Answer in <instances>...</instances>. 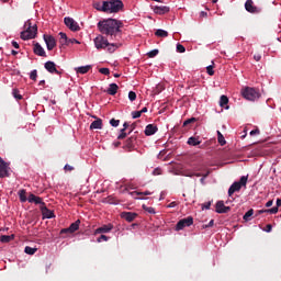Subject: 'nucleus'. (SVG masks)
Segmentation results:
<instances>
[{
  "mask_svg": "<svg viewBox=\"0 0 281 281\" xmlns=\"http://www.w3.org/2000/svg\"><path fill=\"white\" fill-rule=\"evenodd\" d=\"M121 27H123L122 22L115 19H108L98 23L99 32L105 36H109L110 41H120L122 37V30H120Z\"/></svg>",
  "mask_w": 281,
  "mask_h": 281,
  "instance_id": "nucleus-1",
  "label": "nucleus"
},
{
  "mask_svg": "<svg viewBox=\"0 0 281 281\" xmlns=\"http://www.w3.org/2000/svg\"><path fill=\"white\" fill-rule=\"evenodd\" d=\"M105 12L108 14H116L120 10H124V2L122 0H108L105 1Z\"/></svg>",
  "mask_w": 281,
  "mask_h": 281,
  "instance_id": "nucleus-2",
  "label": "nucleus"
},
{
  "mask_svg": "<svg viewBox=\"0 0 281 281\" xmlns=\"http://www.w3.org/2000/svg\"><path fill=\"white\" fill-rule=\"evenodd\" d=\"M241 95L245 98V100L254 102L260 98V92L255 88L246 87L241 90Z\"/></svg>",
  "mask_w": 281,
  "mask_h": 281,
  "instance_id": "nucleus-3",
  "label": "nucleus"
},
{
  "mask_svg": "<svg viewBox=\"0 0 281 281\" xmlns=\"http://www.w3.org/2000/svg\"><path fill=\"white\" fill-rule=\"evenodd\" d=\"M38 33V26L33 25L30 27H26V30L22 31L20 34V37L22 41H30L32 38H36V34Z\"/></svg>",
  "mask_w": 281,
  "mask_h": 281,
  "instance_id": "nucleus-4",
  "label": "nucleus"
},
{
  "mask_svg": "<svg viewBox=\"0 0 281 281\" xmlns=\"http://www.w3.org/2000/svg\"><path fill=\"white\" fill-rule=\"evenodd\" d=\"M247 186V177L243 176L238 182H234L228 189V196H232L234 192H240V188Z\"/></svg>",
  "mask_w": 281,
  "mask_h": 281,
  "instance_id": "nucleus-5",
  "label": "nucleus"
},
{
  "mask_svg": "<svg viewBox=\"0 0 281 281\" xmlns=\"http://www.w3.org/2000/svg\"><path fill=\"white\" fill-rule=\"evenodd\" d=\"M194 224V218L192 216H188L186 218L180 220L176 225V232H181L184 227H190Z\"/></svg>",
  "mask_w": 281,
  "mask_h": 281,
  "instance_id": "nucleus-6",
  "label": "nucleus"
},
{
  "mask_svg": "<svg viewBox=\"0 0 281 281\" xmlns=\"http://www.w3.org/2000/svg\"><path fill=\"white\" fill-rule=\"evenodd\" d=\"M9 170H10V164L0 157V179H5V177H10Z\"/></svg>",
  "mask_w": 281,
  "mask_h": 281,
  "instance_id": "nucleus-7",
  "label": "nucleus"
},
{
  "mask_svg": "<svg viewBox=\"0 0 281 281\" xmlns=\"http://www.w3.org/2000/svg\"><path fill=\"white\" fill-rule=\"evenodd\" d=\"M64 23L66 27L70 29L71 32H80V25L72 18L70 16L65 18Z\"/></svg>",
  "mask_w": 281,
  "mask_h": 281,
  "instance_id": "nucleus-8",
  "label": "nucleus"
},
{
  "mask_svg": "<svg viewBox=\"0 0 281 281\" xmlns=\"http://www.w3.org/2000/svg\"><path fill=\"white\" fill-rule=\"evenodd\" d=\"M106 45H109V40L103 35H98L94 38V47H97V49H106Z\"/></svg>",
  "mask_w": 281,
  "mask_h": 281,
  "instance_id": "nucleus-9",
  "label": "nucleus"
},
{
  "mask_svg": "<svg viewBox=\"0 0 281 281\" xmlns=\"http://www.w3.org/2000/svg\"><path fill=\"white\" fill-rule=\"evenodd\" d=\"M135 144H137V135H132L130 138L125 140L123 148H125V150H128V153H131V150L135 148Z\"/></svg>",
  "mask_w": 281,
  "mask_h": 281,
  "instance_id": "nucleus-10",
  "label": "nucleus"
},
{
  "mask_svg": "<svg viewBox=\"0 0 281 281\" xmlns=\"http://www.w3.org/2000/svg\"><path fill=\"white\" fill-rule=\"evenodd\" d=\"M80 229V220H77L68 228H64L60 231V234H74L75 232H78Z\"/></svg>",
  "mask_w": 281,
  "mask_h": 281,
  "instance_id": "nucleus-11",
  "label": "nucleus"
},
{
  "mask_svg": "<svg viewBox=\"0 0 281 281\" xmlns=\"http://www.w3.org/2000/svg\"><path fill=\"white\" fill-rule=\"evenodd\" d=\"M44 42L47 46L48 52H52L56 47V38L52 35L44 34Z\"/></svg>",
  "mask_w": 281,
  "mask_h": 281,
  "instance_id": "nucleus-12",
  "label": "nucleus"
},
{
  "mask_svg": "<svg viewBox=\"0 0 281 281\" xmlns=\"http://www.w3.org/2000/svg\"><path fill=\"white\" fill-rule=\"evenodd\" d=\"M231 210L232 207L225 206V202L223 201H217V203L215 204V211L217 214H227V212H229Z\"/></svg>",
  "mask_w": 281,
  "mask_h": 281,
  "instance_id": "nucleus-13",
  "label": "nucleus"
},
{
  "mask_svg": "<svg viewBox=\"0 0 281 281\" xmlns=\"http://www.w3.org/2000/svg\"><path fill=\"white\" fill-rule=\"evenodd\" d=\"M40 210H41V212H42V216H43L44 220H45V218H55V216H56V215L54 214V211L47 209V205H45V204H42V205L40 206Z\"/></svg>",
  "mask_w": 281,
  "mask_h": 281,
  "instance_id": "nucleus-14",
  "label": "nucleus"
},
{
  "mask_svg": "<svg viewBox=\"0 0 281 281\" xmlns=\"http://www.w3.org/2000/svg\"><path fill=\"white\" fill-rule=\"evenodd\" d=\"M44 67L48 74H56L57 76H60V71L56 68V63L54 61H46L44 64Z\"/></svg>",
  "mask_w": 281,
  "mask_h": 281,
  "instance_id": "nucleus-15",
  "label": "nucleus"
},
{
  "mask_svg": "<svg viewBox=\"0 0 281 281\" xmlns=\"http://www.w3.org/2000/svg\"><path fill=\"white\" fill-rule=\"evenodd\" d=\"M245 9L247 12H250V14H257L258 7L254 5V0H247L245 2Z\"/></svg>",
  "mask_w": 281,
  "mask_h": 281,
  "instance_id": "nucleus-16",
  "label": "nucleus"
},
{
  "mask_svg": "<svg viewBox=\"0 0 281 281\" xmlns=\"http://www.w3.org/2000/svg\"><path fill=\"white\" fill-rule=\"evenodd\" d=\"M121 218H124L125 221H127V223H133V221H135L137 218V213L122 212Z\"/></svg>",
  "mask_w": 281,
  "mask_h": 281,
  "instance_id": "nucleus-17",
  "label": "nucleus"
},
{
  "mask_svg": "<svg viewBox=\"0 0 281 281\" xmlns=\"http://www.w3.org/2000/svg\"><path fill=\"white\" fill-rule=\"evenodd\" d=\"M157 131H159V127H157V125L155 124H148L146 127H145V135L147 137H150V135H155V133H157Z\"/></svg>",
  "mask_w": 281,
  "mask_h": 281,
  "instance_id": "nucleus-18",
  "label": "nucleus"
},
{
  "mask_svg": "<svg viewBox=\"0 0 281 281\" xmlns=\"http://www.w3.org/2000/svg\"><path fill=\"white\" fill-rule=\"evenodd\" d=\"M154 12H155V14H168V12H170V7L155 5Z\"/></svg>",
  "mask_w": 281,
  "mask_h": 281,
  "instance_id": "nucleus-19",
  "label": "nucleus"
},
{
  "mask_svg": "<svg viewBox=\"0 0 281 281\" xmlns=\"http://www.w3.org/2000/svg\"><path fill=\"white\" fill-rule=\"evenodd\" d=\"M34 54H36V56H42V57H46L47 54L45 53V48H43V46H41V44L36 43L34 44V48H33Z\"/></svg>",
  "mask_w": 281,
  "mask_h": 281,
  "instance_id": "nucleus-20",
  "label": "nucleus"
},
{
  "mask_svg": "<svg viewBox=\"0 0 281 281\" xmlns=\"http://www.w3.org/2000/svg\"><path fill=\"white\" fill-rule=\"evenodd\" d=\"M113 229L112 224L103 225L94 231V234H109Z\"/></svg>",
  "mask_w": 281,
  "mask_h": 281,
  "instance_id": "nucleus-21",
  "label": "nucleus"
},
{
  "mask_svg": "<svg viewBox=\"0 0 281 281\" xmlns=\"http://www.w3.org/2000/svg\"><path fill=\"white\" fill-rule=\"evenodd\" d=\"M120 89V86L117 83H110V87L105 91L109 95H115Z\"/></svg>",
  "mask_w": 281,
  "mask_h": 281,
  "instance_id": "nucleus-22",
  "label": "nucleus"
},
{
  "mask_svg": "<svg viewBox=\"0 0 281 281\" xmlns=\"http://www.w3.org/2000/svg\"><path fill=\"white\" fill-rule=\"evenodd\" d=\"M93 9L98 10L99 12H106V1L103 2H94Z\"/></svg>",
  "mask_w": 281,
  "mask_h": 281,
  "instance_id": "nucleus-23",
  "label": "nucleus"
},
{
  "mask_svg": "<svg viewBox=\"0 0 281 281\" xmlns=\"http://www.w3.org/2000/svg\"><path fill=\"white\" fill-rule=\"evenodd\" d=\"M120 47H122V44L120 43H109L106 45L108 52L110 54H113L116 49H120Z\"/></svg>",
  "mask_w": 281,
  "mask_h": 281,
  "instance_id": "nucleus-24",
  "label": "nucleus"
},
{
  "mask_svg": "<svg viewBox=\"0 0 281 281\" xmlns=\"http://www.w3.org/2000/svg\"><path fill=\"white\" fill-rule=\"evenodd\" d=\"M101 128H102V119H97L90 124V131H95Z\"/></svg>",
  "mask_w": 281,
  "mask_h": 281,
  "instance_id": "nucleus-25",
  "label": "nucleus"
},
{
  "mask_svg": "<svg viewBox=\"0 0 281 281\" xmlns=\"http://www.w3.org/2000/svg\"><path fill=\"white\" fill-rule=\"evenodd\" d=\"M59 36H60L59 38L60 45H69V38L67 37L66 33L60 32Z\"/></svg>",
  "mask_w": 281,
  "mask_h": 281,
  "instance_id": "nucleus-26",
  "label": "nucleus"
},
{
  "mask_svg": "<svg viewBox=\"0 0 281 281\" xmlns=\"http://www.w3.org/2000/svg\"><path fill=\"white\" fill-rule=\"evenodd\" d=\"M104 203H109L110 205H117V203H120V200H117L113 195H110V196L105 198Z\"/></svg>",
  "mask_w": 281,
  "mask_h": 281,
  "instance_id": "nucleus-27",
  "label": "nucleus"
},
{
  "mask_svg": "<svg viewBox=\"0 0 281 281\" xmlns=\"http://www.w3.org/2000/svg\"><path fill=\"white\" fill-rule=\"evenodd\" d=\"M278 214V206H273L272 209H267V210H259L258 214Z\"/></svg>",
  "mask_w": 281,
  "mask_h": 281,
  "instance_id": "nucleus-28",
  "label": "nucleus"
},
{
  "mask_svg": "<svg viewBox=\"0 0 281 281\" xmlns=\"http://www.w3.org/2000/svg\"><path fill=\"white\" fill-rule=\"evenodd\" d=\"M131 196H134V199H137V196H149L150 191H145V192H137V191H134V192H130Z\"/></svg>",
  "mask_w": 281,
  "mask_h": 281,
  "instance_id": "nucleus-29",
  "label": "nucleus"
},
{
  "mask_svg": "<svg viewBox=\"0 0 281 281\" xmlns=\"http://www.w3.org/2000/svg\"><path fill=\"white\" fill-rule=\"evenodd\" d=\"M187 144H189V146H199L201 144V140H199V138L191 136L189 137Z\"/></svg>",
  "mask_w": 281,
  "mask_h": 281,
  "instance_id": "nucleus-30",
  "label": "nucleus"
},
{
  "mask_svg": "<svg viewBox=\"0 0 281 281\" xmlns=\"http://www.w3.org/2000/svg\"><path fill=\"white\" fill-rule=\"evenodd\" d=\"M155 36H158L159 38H167L168 36V31H164L161 29H158L156 32H155Z\"/></svg>",
  "mask_w": 281,
  "mask_h": 281,
  "instance_id": "nucleus-31",
  "label": "nucleus"
},
{
  "mask_svg": "<svg viewBox=\"0 0 281 281\" xmlns=\"http://www.w3.org/2000/svg\"><path fill=\"white\" fill-rule=\"evenodd\" d=\"M11 240H14V235L0 236V243H10Z\"/></svg>",
  "mask_w": 281,
  "mask_h": 281,
  "instance_id": "nucleus-32",
  "label": "nucleus"
},
{
  "mask_svg": "<svg viewBox=\"0 0 281 281\" xmlns=\"http://www.w3.org/2000/svg\"><path fill=\"white\" fill-rule=\"evenodd\" d=\"M217 142L221 146H225L227 142L225 140V136L221 133V131H217Z\"/></svg>",
  "mask_w": 281,
  "mask_h": 281,
  "instance_id": "nucleus-33",
  "label": "nucleus"
},
{
  "mask_svg": "<svg viewBox=\"0 0 281 281\" xmlns=\"http://www.w3.org/2000/svg\"><path fill=\"white\" fill-rule=\"evenodd\" d=\"M251 216H254V209H250L248 212H246L243 216V220L248 223V221H251Z\"/></svg>",
  "mask_w": 281,
  "mask_h": 281,
  "instance_id": "nucleus-34",
  "label": "nucleus"
},
{
  "mask_svg": "<svg viewBox=\"0 0 281 281\" xmlns=\"http://www.w3.org/2000/svg\"><path fill=\"white\" fill-rule=\"evenodd\" d=\"M36 251H38L37 248H32L30 246H26L24 248V252H26L29 256H34L36 254Z\"/></svg>",
  "mask_w": 281,
  "mask_h": 281,
  "instance_id": "nucleus-35",
  "label": "nucleus"
},
{
  "mask_svg": "<svg viewBox=\"0 0 281 281\" xmlns=\"http://www.w3.org/2000/svg\"><path fill=\"white\" fill-rule=\"evenodd\" d=\"M25 189H22L19 191V196H20V201L21 203H25L27 201V195H25Z\"/></svg>",
  "mask_w": 281,
  "mask_h": 281,
  "instance_id": "nucleus-36",
  "label": "nucleus"
},
{
  "mask_svg": "<svg viewBox=\"0 0 281 281\" xmlns=\"http://www.w3.org/2000/svg\"><path fill=\"white\" fill-rule=\"evenodd\" d=\"M226 104H229V99L227 95L223 94L220 99V106H226Z\"/></svg>",
  "mask_w": 281,
  "mask_h": 281,
  "instance_id": "nucleus-37",
  "label": "nucleus"
},
{
  "mask_svg": "<svg viewBox=\"0 0 281 281\" xmlns=\"http://www.w3.org/2000/svg\"><path fill=\"white\" fill-rule=\"evenodd\" d=\"M89 69H91V66H81L77 69V74H89Z\"/></svg>",
  "mask_w": 281,
  "mask_h": 281,
  "instance_id": "nucleus-38",
  "label": "nucleus"
},
{
  "mask_svg": "<svg viewBox=\"0 0 281 281\" xmlns=\"http://www.w3.org/2000/svg\"><path fill=\"white\" fill-rule=\"evenodd\" d=\"M143 210L145 211V212H148V214H155L156 212H155V207H153V206H147L146 204H143Z\"/></svg>",
  "mask_w": 281,
  "mask_h": 281,
  "instance_id": "nucleus-39",
  "label": "nucleus"
},
{
  "mask_svg": "<svg viewBox=\"0 0 281 281\" xmlns=\"http://www.w3.org/2000/svg\"><path fill=\"white\" fill-rule=\"evenodd\" d=\"M36 78H38V71L36 69L32 70L30 74V79L36 82Z\"/></svg>",
  "mask_w": 281,
  "mask_h": 281,
  "instance_id": "nucleus-40",
  "label": "nucleus"
},
{
  "mask_svg": "<svg viewBox=\"0 0 281 281\" xmlns=\"http://www.w3.org/2000/svg\"><path fill=\"white\" fill-rule=\"evenodd\" d=\"M128 100L131 102H135V100H137V93H135L134 91H130L128 92Z\"/></svg>",
  "mask_w": 281,
  "mask_h": 281,
  "instance_id": "nucleus-41",
  "label": "nucleus"
},
{
  "mask_svg": "<svg viewBox=\"0 0 281 281\" xmlns=\"http://www.w3.org/2000/svg\"><path fill=\"white\" fill-rule=\"evenodd\" d=\"M33 203H35V205H40V207L45 204V202H43V198L41 196H35V200L33 201Z\"/></svg>",
  "mask_w": 281,
  "mask_h": 281,
  "instance_id": "nucleus-42",
  "label": "nucleus"
},
{
  "mask_svg": "<svg viewBox=\"0 0 281 281\" xmlns=\"http://www.w3.org/2000/svg\"><path fill=\"white\" fill-rule=\"evenodd\" d=\"M159 54V49H153L149 53H147L148 58H155Z\"/></svg>",
  "mask_w": 281,
  "mask_h": 281,
  "instance_id": "nucleus-43",
  "label": "nucleus"
},
{
  "mask_svg": "<svg viewBox=\"0 0 281 281\" xmlns=\"http://www.w3.org/2000/svg\"><path fill=\"white\" fill-rule=\"evenodd\" d=\"M194 122H196L195 117L188 119L183 122V126H190V124H194Z\"/></svg>",
  "mask_w": 281,
  "mask_h": 281,
  "instance_id": "nucleus-44",
  "label": "nucleus"
},
{
  "mask_svg": "<svg viewBox=\"0 0 281 281\" xmlns=\"http://www.w3.org/2000/svg\"><path fill=\"white\" fill-rule=\"evenodd\" d=\"M110 124H111V126H113L114 128H117V126H120V120L111 119V120H110Z\"/></svg>",
  "mask_w": 281,
  "mask_h": 281,
  "instance_id": "nucleus-45",
  "label": "nucleus"
},
{
  "mask_svg": "<svg viewBox=\"0 0 281 281\" xmlns=\"http://www.w3.org/2000/svg\"><path fill=\"white\" fill-rule=\"evenodd\" d=\"M177 52H179V54H186V46L177 44Z\"/></svg>",
  "mask_w": 281,
  "mask_h": 281,
  "instance_id": "nucleus-46",
  "label": "nucleus"
},
{
  "mask_svg": "<svg viewBox=\"0 0 281 281\" xmlns=\"http://www.w3.org/2000/svg\"><path fill=\"white\" fill-rule=\"evenodd\" d=\"M99 72L103 74V76H109V74H111V70L109 68H100Z\"/></svg>",
  "mask_w": 281,
  "mask_h": 281,
  "instance_id": "nucleus-47",
  "label": "nucleus"
},
{
  "mask_svg": "<svg viewBox=\"0 0 281 281\" xmlns=\"http://www.w3.org/2000/svg\"><path fill=\"white\" fill-rule=\"evenodd\" d=\"M13 97L15 100H23V95L19 94V91L16 89L13 90Z\"/></svg>",
  "mask_w": 281,
  "mask_h": 281,
  "instance_id": "nucleus-48",
  "label": "nucleus"
},
{
  "mask_svg": "<svg viewBox=\"0 0 281 281\" xmlns=\"http://www.w3.org/2000/svg\"><path fill=\"white\" fill-rule=\"evenodd\" d=\"M127 135L126 130H121V134L117 136V139H125Z\"/></svg>",
  "mask_w": 281,
  "mask_h": 281,
  "instance_id": "nucleus-49",
  "label": "nucleus"
},
{
  "mask_svg": "<svg viewBox=\"0 0 281 281\" xmlns=\"http://www.w3.org/2000/svg\"><path fill=\"white\" fill-rule=\"evenodd\" d=\"M109 240V237L106 235H101L98 239L97 243H106Z\"/></svg>",
  "mask_w": 281,
  "mask_h": 281,
  "instance_id": "nucleus-50",
  "label": "nucleus"
},
{
  "mask_svg": "<svg viewBox=\"0 0 281 281\" xmlns=\"http://www.w3.org/2000/svg\"><path fill=\"white\" fill-rule=\"evenodd\" d=\"M132 117L133 120H137V117H142V112L140 111L132 112Z\"/></svg>",
  "mask_w": 281,
  "mask_h": 281,
  "instance_id": "nucleus-51",
  "label": "nucleus"
},
{
  "mask_svg": "<svg viewBox=\"0 0 281 281\" xmlns=\"http://www.w3.org/2000/svg\"><path fill=\"white\" fill-rule=\"evenodd\" d=\"M36 199V195L34 193H30L29 198H26V201H29V203H34Z\"/></svg>",
  "mask_w": 281,
  "mask_h": 281,
  "instance_id": "nucleus-52",
  "label": "nucleus"
},
{
  "mask_svg": "<svg viewBox=\"0 0 281 281\" xmlns=\"http://www.w3.org/2000/svg\"><path fill=\"white\" fill-rule=\"evenodd\" d=\"M206 74H209V76H214V66H207Z\"/></svg>",
  "mask_w": 281,
  "mask_h": 281,
  "instance_id": "nucleus-53",
  "label": "nucleus"
},
{
  "mask_svg": "<svg viewBox=\"0 0 281 281\" xmlns=\"http://www.w3.org/2000/svg\"><path fill=\"white\" fill-rule=\"evenodd\" d=\"M80 45V41L76 40V38H68V45Z\"/></svg>",
  "mask_w": 281,
  "mask_h": 281,
  "instance_id": "nucleus-54",
  "label": "nucleus"
},
{
  "mask_svg": "<svg viewBox=\"0 0 281 281\" xmlns=\"http://www.w3.org/2000/svg\"><path fill=\"white\" fill-rule=\"evenodd\" d=\"M212 202H205L204 204H202V210H210Z\"/></svg>",
  "mask_w": 281,
  "mask_h": 281,
  "instance_id": "nucleus-55",
  "label": "nucleus"
},
{
  "mask_svg": "<svg viewBox=\"0 0 281 281\" xmlns=\"http://www.w3.org/2000/svg\"><path fill=\"white\" fill-rule=\"evenodd\" d=\"M64 170H66L68 172H72V170H75V168H74V166L65 165Z\"/></svg>",
  "mask_w": 281,
  "mask_h": 281,
  "instance_id": "nucleus-56",
  "label": "nucleus"
},
{
  "mask_svg": "<svg viewBox=\"0 0 281 281\" xmlns=\"http://www.w3.org/2000/svg\"><path fill=\"white\" fill-rule=\"evenodd\" d=\"M207 227H214V220H211V221L209 222V224L203 225V228H204V229H207Z\"/></svg>",
  "mask_w": 281,
  "mask_h": 281,
  "instance_id": "nucleus-57",
  "label": "nucleus"
},
{
  "mask_svg": "<svg viewBox=\"0 0 281 281\" xmlns=\"http://www.w3.org/2000/svg\"><path fill=\"white\" fill-rule=\"evenodd\" d=\"M27 27H34V25H32V21L27 20L24 24V29L27 30Z\"/></svg>",
  "mask_w": 281,
  "mask_h": 281,
  "instance_id": "nucleus-58",
  "label": "nucleus"
},
{
  "mask_svg": "<svg viewBox=\"0 0 281 281\" xmlns=\"http://www.w3.org/2000/svg\"><path fill=\"white\" fill-rule=\"evenodd\" d=\"M153 175H154L155 177L161 175V169H159V168L154 169Z\"/></svg>",
  "mask_w": 281,
  "mask_h": 281,
  "instance_id": "nucleus-59",
  "label": "nucleus"
},
{
  "mask_svg": "<svg viewBox=\"0 0 281 281\" xmlns=\"http://www.w3.org/2000/svg\"><path fill=\"white\" fill-rule=\"evenodd\" d=\"M250 135L254 136V135H260V130L256 128V130H252L250 132Z\"/></svg>",
  "mask_w": 281,
  "mask_h": 281,
  "instance_id": "nucleus-60",
  "label": "nucleus"
},
{
  "mask_svg": "<svg viewBox=\"0 0 281 281\" xmlns=\"http://www.w3.org/2000/svg\"><path fill=\"white\" fill-rule=\"evenodd\" d=\"M262 58V56H260V54H256L254 55V59L259 63V60Z\"/></svg>",
  "mask_w": 281,
  "mask_h": 281,
  "instance_id": "nucleus-61",
  "label": "nucleus"
},
{
  "mask_svg": "<svg viewBox=\"0 0 281 281\" xmlns=\"http://www.w3.org/2000/svg\"><path fill=\"white\" fill-rule=\"evenodd\" d=\"M200 18L201 19L207 18V12H205V11L200 12Z\"/></svg>",
  "mask_w": 281,
  "mask_h": 281,
  "instance_id": "nucleus-62",
  "label": "nucleus"
},
{
  "mask_svg": "<svg viewBox=\"0 0 281 281\" xmlns=\"http://www.w3.org/2000/svg\"><path fill=\"white\" fill-rule=\"evenodd\" d=\"M271 205H273V200H269V201L266 203V207H271Z\"/></svg>",
  "mask_w": 281,
  "mask_h": 281,
  "instance_id": "nucleus-63",
  "label": "nucleus"
},
{
  "mask_svg": "<svg viewBox=\"0 0 281 281\" xmlns=\"http://www.w3.org/2000/svg\"><path fill=\"white\" fill-rule=\"evenodd\" d=\"M12 46L15 48V49H19V44L16 43V41H12Z\"/></svg>",
  "mask_w": 281,
  "mask_h": 281,
  "instance_id": "nucleus-64",
  "label": "nucleus"
}]
</instances>
